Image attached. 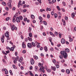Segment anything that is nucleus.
Segmentation results:
<instances>
[{
    "instance_id": "69168bd1",
    "label": "nucleus",
    "mask_w": 76,
    "mask_h": 76,
    "mask_svg": "<svg viewBox=\"0 0 76 76\" xmlns=\"http://www.w3.org/2000/svg\"><path fill=\"white\" fill-rule=\"evenodd\" d=\"M50 49L51 50V51H53V50H54V49H53V48H51V47L50 48Z\"/></svg>"
},
{
    "instance_id": "a18cd8bd",
    "label": "nucleus",
    "mask_w": 76,
    "mask_h": 76,
    "mask_svg": "<svg viewBox=\"0 0 76 76\" xmlns=\"http://www.w3.org/2000/svg\"><path fill=\"white\" fill-rule=\"evenodd\" d=\"M59 58L61 59H63V56L61 55L59 56Z\"/></svg>"
},
{
    "instance_id": "052dcab7",
    "label": "nucleus",
    "mask_w": 76,
    "mask_h": 76,
    "mask_svg": "<svg viewBox=\"0 0 76 76\" xmlns=\"http://www.w3.org/2000/svg\"><path fill=\"white\" fill-rule=\"evenodd\" d=\"M25 7H26V4L24 5L23 6V8H25Z\"/></svg>"
},
{
    "instance_id": "0e129e2a",
    "label": "nucleus",
    "mask_w": 76,
    "mask_h": 76,
    "mask_svg": "<svg viewBox=\"0 0 76 76\" xmlns=\"http://www.w3.org/2000/svg\"><path fill=\"white\" fill-rule=\"evenodd\" d=\"M25 53H26V50H23V54H25Z\"/></svg>"
},
{
    "instance_id": "2f4dec72",
    "label": "nucleus",
    "mask_w": 76,
    "mask_h": 76,
    "mask_svg": "<svg viewBox=\"0 0 76 76\" xmlns=\"http://www.w3.org/2000/svg\"><path fill=\"white\" fill-rule=\"evenodd\" d=\"M9 19H10V17H7L6 18V21H8Z\"/></svg>"
},
{
    "instance_id": "ea45409f",
    "label": "nucleus",
    "mask_w": 76,
    "mask_h": 76,
    "mask_svg": "<svg viewBox=\"0 0 76 76\" xmlns=\"http://www.w3.org/2000/svg\"><path fill=\"white\" fill-rule=\"evenodd\" d=\"M35 72H37V70H38V67L35 66Z\"/></svg>"
},
{
    "instance_id": "72a5a7b5",
    "label": "nucleus",
    "mask_w": 76,
    "mask_h": 76,
    "mask_svg": "<svg viewBox=\"0 0 76 76\" xmlns=\"http://www.w3.org/2000/svg\"><path fill=\"white\" fill-rule=\"evenodd\" d=\"M12 66H13V67L14 68V69H17L16 66L15 65H13Z\"/></svg>"
},
{
    "instance_id": "0eeeda50",
    "label": "nucleus",
    "mask_w": 76,
    "mask_h": 76,
    "mask_svg": "<svg viewBox=\"0 0 76 76\" xmlns=\"http://www.w3.org/2000/svg\"><path fill=\"white\" fill-rule=\"evenodd\" d=\"M51 69L52 70H53V71H56V66H51Z\"/></svg>"
},
{
    "instance_id": "680f3d73",
    "label": "nucleus",
    "mask_w": 76,
    "mask_h": 76,
    "mask_svg": "<svg viewBox=\"0 0 76 76\" xmlns=\"http://www.w3.org/2000/svg\"><path fill=\"white\" fill-rule=\"evenodd\" d=\"M6 10H9V8L7 7H5Z\"/></svg>"
},
{
    "instance_id": "79ce46f5",
    "label": "nucleus",
    "mask_w": 76,
    "mask_h": 76,
    "mask_svg": "<svg viewBox=\"0 0 76 76\" xmlns=\"http://www.w3.org/2000/svg\"><path fill=\"white\" fill-rule=\"evenodd\" d=\"M64 19H65V20H67V19H68V17L66 16H65V18H64Z\"/></svg>"
},
{
    "instance_id": "e433bc0d",
    "label": "nucleus",
    "mask_w": 76,
    "mask_h": 76,
    "mask_svg": "<svg viewBox=\"0 0 76 76\" xmlns=\"http://www.w3.org/2000/svg\"><path fill=\"white\" fill-rule=\"evenodd\" d=\"M58 34L59 38H61V33H59Z\"/></svg>"
},
{
    "instance_id": "f03ea898",
    "label": "nucleus",
    "mask_w": 76,
    "mask_h": 76,
    "mask_svg": "<svg viewBox=\"0 0 76 76\" xmlns=\"http://www.w3.org/2000/svg\"><path fill=\"white\" fill-rule=\"evenodd\" d=\"M9 31H7L6 33L5 34V37L7 38H9Z\"/></svg>"
},
{
    "instance_id": "7ed1b4c3",
    "label": "nucleus",
    "mask_w": 76,
    "mask_h": 76,
    "mask_svg": "<svg viewBox=\"0 0 76 76\" xmlns=\"http://www.w3.org/2000/svg\"><path fill=\"white\" fill-rule=\"evenodd\" d=\"M7 5L9 7V8H10V9H11L12 8V5L11 4V3L10 2H9L7 3Z\"/></svg>"
},
{
    "instance_id": "9b49d317",
    "label": "nucleus",
    "mask_w": 76,
    "mask_h": 76,
    "mask_svg": "<svg viewBox=\"0 0 76 76\" xmlns=\"http://www.w3.org/2000/svg\"><path fill=\"white\" fill-rule=\"evenodd\" d=\"M61 43L63 44L65 43V40H64V39L63 38L62 39H61Z\"/></svg>"
},
{
    "instance_id": "de8ad7c7",
    "label": "nucleus",
    "mask_w": 76,
    "mask_h": 76,
    "mask_svg": "<svg viewBox=\"0 0 76 76\" xmlns=\"http://www.w3.org/2000/svg\"><path fill=\"white\" fill-rule=\"evenodd\" d=\"M40 11L41 12H43V11H45V10H44V9L42 10L41 9H40Z\"/></svg>"
},
{
    "instance_id": "13d9d810",
    "label": "nucleus",
    "mask_w": 76,
    "mask_h": 76,
    "mask_svg": "<svg viewBox=\"0 0 76 76\" xmlns=\"http://www.w3.org/2000/svg\"><path fill=\"white\" fill-rule=\"evenodd\" d=\"M24 21H25V22H26V20H27V18H24Z\"/></svg>"
},
{
    "instance_id": "412c9836",
    "label": "nucleus",
    "mask_w": 76,
    "mask_h": 76,
    "mask_svg": "<svg viewBox=\"0 0 76 76\" xmlns=\"http://www.w3.org/2000/svg\"><path fill=\"white\" fill-rule=\"evenodd\" d=\"M29 72V75H30L31 76H34V74L32 73V71H30Z\"/></svg>"
},
{
    "instance_id": "09e8293b",
    "label": "nucleus",
    "mask_w": 76,
    "mask_h": 76,
    "mask_svg": "<svg viewBox=\"0 0 76 76\" xmlns=\"http://www.w3.org/2000/svg\"><path fill=\"white\" fill-rule=\"evenodd\" d=\"M62 4L64 6H66V3L64 2H62Z\"/></svg>"
},
{
    "instance_id": "a19ab883",
    "label": "nucleus",
    "mask_w": 76,
    "mask_h": 76,
    "mask_svg": "<svg viewBox=\"0 0 76 76\" xmlns=\"http://www.w3.org/2000/svg\"><path fill=\"white\" fill-rule=\"evenodd\" d=\"M6 53L7 54H7L10 53V51L8 50V51H6Z\"/></svg>"
},
{
    "instance_id": "4be33fe9",
    "label": "nucleus",
    "mask_w": 76,
    "mask_h": 76,
    "mask_svg": "<svg viewBox=\"0 0 76 76\" xmlns=\"http://www.w3.org/2000/svg\"><path fill=\"white\" fill-rule=\"evenodd\" d=\"M5 74L6 75H7L8 74V71L7 70V69H5Z\"/></svg>"
},
{
    "instance_id": "603ef678",
    "label": "nucleus",
    "mask_w": 76,
    "mask_h": 76,
    "mask_svg": "<svg viewBox=\"0 0 76 76\" xmlns=\"http://www.w3.org/2000/svg\"><path fill=\"white\" fill-rule=\"evenodd\" d=\"M69 42H72V41H73V38H71V39H69Z\"/></svg>"
},
{
    "instance_id": "774afa93",
    "label": "nucleus",
    "mask_w": 76,
    "mask_h": 76,
    "mask_svg": "<svg viewBox=\"0 0 76 76\" xmlns=\"http://www.w3.org/2000/svg\"><path fill=\"white\" fill-rule=\"evenodd\" d=\"M16 10V8L15 7H13L12 8V10Z\"/></svg>"
},
{
    "instance_id": "58836bf2",
    "label": "nucleus",
    "mask_w": 76,
    "mask_h": 76,
    "mask_svg": "<svg viewBox=\"0 0 76 76\" xmlns=\"http://www.w3.org/2000/svg\"><path fill=\"white\" fill-rule=\"evenodd\" d=\"M2 53L3 54H5V55H6H6H7V53H5V52H4V50H3L2 51Z\"/></svg>"
},
{
    "instance_id": "7c9ffc66",
    "label": "nucleus",
    "mask_w": 76,
    "mask_h": 76,
    "mask_svg": "<svg viewBox=\"0 0 76 76\" xmlns=\"http://www.w3.org/2000/svg\"><path fill=\"white\" fill-rule=\"evenodd\" d=\"M56 8L58 9V10L59 11H60V10H61V9H60V7L58 6H57L56 7Z\"/></svg>"
},
{
    "instance_id": "c85d7f7f",
    "label": "nucleus",
    "mask_w": 76,
    "mask_h": 76,
    "mask_svg": "<svg viewBox=\"0 0 76 76\" xmlns=\"http://www.w3.org/2000/svg\"><path fill=\"white\" fill-rule=\"evenodd\" d=\"M1 41L2 43H3L4 41V39L3 38V37H2L1 38Z\"/></svg>"
},
{
    "instance_id": "f8f14e48",
    "label": "nucleus",
    "mask_w": 76,
    "mask_h": 76,
    "mask_svg": "<svg viewBox=\"0 0 76 76\" xmlns=\"http://www.w3.org/2000/svg\"><path fill=\"white\" fill-rule=\"evenodd\" d=\"M39 70L40 71V72H41L42 71L43 73H45V71L44 70V69H42V68L40 67V69H39Z\"/></svg>"
},
{
    "instance_id": "bb28decb",
    "label": "nucleus",
    "mask_w": 76,
    "mask_h": 76,
    "mask_svg": "<svg viewBox=\"0 0 76 76\" xmlns=\"http://www.w3.org/2000/svg\"><path fill=\"white\" fill-rule=\"evenodd\" d=\"M52 39H53L52 38H51L50 37H49V41L50 42H52Z\"/></svg>"
},
{
    "instance_id": "b1692460",
    "label": "nucleus",
    "mask_w": 76,
    "mask_h": 76,
    "mask_svg": "<svg viewBox=\"0 0 76 76\" xmlns=\"http://www.w3.org/2000/svg\"><path fill=\"white\" fill-rule=\"evenodd\" d=\"M34 58L35 59H36V60H37V59L38 58V56H34Z\"/></svg>"
},
{
    "instance_id": "c03bdc74",
    "label": "nucleus",
    "mask_w": 76,
    "mask_h": 76,
    "mask_svg": "<svg viewBox=\"0 0 76 76\" xmlns=\"http://www.w3.org/2000/svg\"><path fill=\"white\" fill-rule=\"evenodd\" d=\"M39 20H42V17H41V16L39 17Z\"/></svg>"
},
{
    "instance_id": "37998d69",
    "label": "nucleus",
    "mask_w": 76,
    "mask_h": 76,
    "mask_svg": "<svg viewBox=\"0 0 76 76\" xmlns=\"http://www.w3.org/2000/svg\"><path fill=\"white\" fill-rule=\"evenodd\" d=\"M10 73L11 75H13V73H12V70H10Z\"/></svg>"
},
{
    "instance_id": "cd10ccee",
    "label": "nucleus",
    "mask_w": 76,
    "mask_h": 76,
    "mask_svg": "<svg viewBox=\"0 0 76 76\" xmlns=\"http://www.w3.org/2000/svg\"><path fill=\"white\" fill-rule=\"evenodd\" d=\"M12 22L13 23H15L16 22V19H15V18H13L12 19Z\"/></svg>"
},
{
    "instance_id": "dca6fc26",
    "label": "nucleus",
    "mask_w": 76,
    "mask_h": 76,
    "mask_svg": "<svg viewBox=\"0 0 76 76\" xmlns=\"http://www.w3.org/2000/svg\"><path fill=\"white\" fill-rule=\"evenodd\" d=\"M18 17L19 18V19L21 20H23V17L22 16L20 15Z\"/></svg>"
},
{
    "instance_id": "5fc2aeb1",
    "label": "nucleus",
    "mask_w": 76,
    "mask_h": 76,
    "mask_svg": "<svg viewBox=\"0 0 76 76\" xmlns=\"http://www.w3.org/2000/svg\"><path fill=\"white\" fill-rule=\"evenodd\" d=\"M61 72L63 73H64V72H65V70H64V69H62L61 70Z\"/></svg>"
},
{
    "instance_id": "5701e85b",
    "label": "nucleus",
    "mask_w": 76,
    "mask_h": 76,
    "mask_svg": "<svg viewBox=\"0 0 76 76\" xmlns=\"http://www.w3.org/2000/svg\"><path fill=\"white\" fill-rule=\"evenodd\" d=\"M46 11H51V9L50 8H48L47 7L46 9Z\"/></svg>"
},
{
    "instance_id": "a211bd4d",
    "label": "nucleus",
    "mask_w": 76,
    "mask_h": 76,
    "mask_svg": "<svg viewBox=\"0 0 76 76\" xmlns=\"http://www.w3.org/2000/svg\"><path fill=\"white\" fill-rule=\"evenodd\" d=\"M65 50L67 52V53H69L70 51V50L69 49L67 48H65Z\"/></svg>"
},
{
    "instance_id": "3c124183",
    "label": "nucleus",
    "mask_w": 76,
    "mask_h": 76,
    "mask_svg": "<svg viewBox=\"0 0 76 76\" xmlns=\"http://www.w3.org/2000/svg\"><path fill=\"white\" fill-rule=\"evenodd\" d=\"M17 61L15 60H14V63L15 64H16L17 63Z\"/></svg>"
},
{
    "instance_id": "20e7f679",
    "label": "nucleus",
    "mask_w": 76,
    "mask_h": 76,
    "mask_svg": "<svg viewBox=\"0 0 76 76\" xmlns=\"http://www.w3.org/2000/svg\"><path fill=\"white\" fill-rule=\"evenodd\" d=\"M16 21L17 23H19L20 22V20L19 19L18 17H17L16 18Z\"/></svg>"
},
{
    "instance_id": "aec40b11",
    "label": "nucleus",
    "mask_w": 76,
    "mask_h": 76,
    "mask_svg": "<svg viewBox=\"0 0 76 76\" xmlns=\"http://www.w3.org/2000/svg\"><path fill=\"white\" fill-rule=\"evenodd\" d=\"M28 35L29 37H30L31 38V37H32V33H30L28 34Z\"/></svg>"
},
{
    "instance_id": "393cba45",
    "label": "nucleus",
    "mask_w": 76,
    "mask_h": 76,
    "mask_svg": "<svg viewBox=\"0 0 76 76\" xmlns=\"http://www.w3.org/2000/svg\"><path fill=\"white\" fill-rule=\"evenodd\" d=\"M75 13H73L71 14L72 16V17L73 18H74L75 17Z\"/></svg>"
},
{
    "instance_id": "e2e57ef3",
    "label": "nucleus",
    "mask_w": 76,
    "mask_h": 76,
    "mask_svg": "<svg viewBox=\"0 0 76 76\" xmlns=\"http://www.w3.org/2000/svg\"><path fill=\"white\" fill-rule=\"evenodd\" d=\"M22 3V1H20L18 3V5H20V3Z\"/></svg>"
},
{
    "instance_id": "4468645a",
    "label": "nucleus",
    "mask_w": 76,
    "mask_h": 76,
    "mask_svg": "<svg viewBox=\"0 0 76 76\" xmlns=\"http://www.w3.org/2000/svg\"><path fill=\"white\" fill-rule=\"evenodd\" d=\"M28 41H32V39L31 37H28Z\"/></svg>"
},
{
    "instance_id": "f704fd0d",
    "label": "nucleus",
    "mask_w": 76,
    "mask_h": 76,
    "mask_svg": "<svg viewBox=\"0 0 76 76\" xmlns=\"http://www.w3.org/2000/svg\"><path fill=\"white\" fill-rule=\"evenodd\" d=\"M2 4L3 5H4V6H6V4L4 2H2Z\"/></svg>"
},
{
    "instance_id": "6e6d98bb",
    "label": "nucleus",
    "mask_w": 76,
    "mask_h": 76,
    "mask_svg": "<svg viewBox=\"0 0 76 76\" xmlns=\"http://www.w3.org/2000/svg\"><path fill=\"white\" fill-rule=\"evenodd\" d=\"M26 11L27 10L26 9H25V10H23V13H25L26 12Z\"/></svg>"
},
{
    "instance_id": "1a4fd4ad",
    "label": "nucleus",
    "mask_w": 76,
    "mask_h": 76,
    "mask_svg": "<svg viewBox=\"0 0 76 76\" xmlns=\"http://www.w3.org/2000/svg\"><path fill=\"white\" fill-rule=\"evenodd\" d=\"M23 60V58L22 57H20V58L18 59V61L20 62V63H21L22 61Z\"/></svg>"
},
{
    "instance_id": "4d7b16f0",
    "label": "nucleus",
    "mask_w": 76,
    "mask_h": 76,
    "mask_svg": "<svg viewBox=\"0 0 76 76\" xmlns=\"http://www.w3.org/2000/svg\"><path fill=\"white\" fill-rule=\"evenodd\" d=\"M51 70L50 69H48L47 70V72H48V73H50V72Z\"/></svg>"
},
{
    "instance_id": "2eb2a0df",
    "label": "nucleus",
    "mask_w": 76,
    "mask_h": 76,
    "mask_svg": "<svg viewBox=\"0 0 76 76\" xmlns=\"http://www.w3.org/2000/svg\"><path fill=\"white\" fill-rule=\"evenodd\" d=\"M62 22H63V23L64 25H66V21H65V20H63V19H62Z\"/></svg>"
},
{
    "instance_id": "39448f33",
    "label": "nucleus",
    "mask_w": 76,
    "mask_h": 76,
    "mask_svg": "<svg viewBox=\"0 0 76 76\" xmlns=\"http://www.w3.org/2000/svg\"><path fill=\"white\" fill-rule=\"evenodd\" d=\"M30 62L31 64L32 65L34 64V63H35L34 60L33 58H31V59Z\"/></svg>"
},
{
    "instance_id": "6e6552de",
    "label": "nucleus",
    "mask_w": 76,
    "mask_h": 76,
    "mask_svg": "<svg viewBox=\"0 0 76 76\" xmlns=\"http://www.w3.org/2000/svg\"><path fill=\"white\" fill-rule=\"evenodd\" d=\"M22 47L23 48H26V45L25 44V42H23L22 43Z\"/></svg>"
},
{
    "instance_id": "f3484780",
    "label": "nucleus",
    "mask_w": 76,
    "mask_h": 76,
    "mask_svg": "<svg viewBox=\"0 0 76 76\" xmlns=\"http://www.w3.org/2000/svg\"><path fill=\"white\" fill-rule=\"evenodd\" d=\"M66 72L67 74H69L70 73V70L67 69L66 70Z\"/></svg>"
},
{
    "instance_id": "ddd939ff",
    "label": "nucleus",
    "mask_w": 76,
    "mask_h": 76,
    "mask_svg": "<svg viewBox=\"0 0 76 76\" xmlns=\"http://www.w3.org/2000/svg\"><path fill=\"white\" fill-rule=\"evenodd\" d=\"M44 50L45 52H47L48 51V49L47 48V46H45L44 47Z\"/></svg>"
},
{
    "instance_id": "c9c22d12",
    "label": "nucleus",
    "mask_w": 76,
    "mask_h": 76,
    "mask_svg": "<svg viewBox=\"0 0 76 76\" xmlns=\"http://www.w3.org/2000/svg\"><path fill=\"white\" fill-rule=\"evenodd\" d=\"M54 17L55 18H57V14L56 13L54 14Z\"/></svg>"
},
{
    "instance_id": "9d476101",
    "label": "nucleus",
    "mask_w": 76,
    "mask_h": 76,
    "mask_svg": "<svg viewBox=\"0 0 76 76\" xmlns=\"http://www.w3.org/2000/svg\"><path fill=\"white\" fill-rule=\"evenodd\" d=\"M27 47H28V48H32V45H31L30 43H28L27 44Z\"/></svg>"
},
{
    "instance_id": "423d86ee",
    "label": "nucleus",
    "mask_w": 76,
    "mask_h": 76,
    "mask_svg": "<svg viewBox=\"0 0 76 76\" xmlns=\"http://www.w3.org/2000/svg\"><path fill=\"white\" fill-rule=\"evenodd\" d=\"M15 25H13L11 26V30L13 31L15 30Z\"/></svg>"
},
{
    "instance_id": "8fccbe9b",
    "label": "nucleus",
    "mask_w": 76,
    "mask_h": 76,
    "mask_svg": "<svg viewBox=\"0 0 76 76\" xmlns=\"http://www.w3.org/2000/svg\"><path fill=\"white\" fill-rule=\"evenodd\" d=\"M52 61L54 63H55L56 62V61L55 59H53V60Z\"/></svg>"
},
{
    "instance_id": "338daca9",
    "label": "nucleus",
    "mask_w": 76,
    "mask_h": 76,
    "mask_svg": "<svg viewBox=\"0 0 76 76\" xmlns=\"http://www.w3.org/2000/svg\"><path fill=\"white\" fill-rule=\"evenodd\" d=\"M52 1L53 3H56V0H52Z\"/></svg>"
},
{
    "instance_id": "a878e982",
    "label": "nucleus",
    "mask_w": 76,
    "mask_h": 76,
    "mask_svg": "<svg viewBox=\"0 0 76 76\" xmlns=\"http://www.w3.org/2000/svg\"><path fill=\"white\" fill-rule=\"evenodd\" d=\"M10 51H14V48H11L10 49Z\"/></svg>"
},
{
    "instance_id": "bf43d9fd",
    "label": "nucleus",
    "mask_w": 76,
    "mask_h": 76,
    "mask_svg": "<svg viewBox=\"0 0 76 76\" xmlns=\"http://www.w3.org/2000/svg\"><path fill=\"white\" fill-rule=\"evenodd\" d=\"M10 44H11V45H13V43L11 41H10Z\"/></svg>"
},
{
    "instance_id": "473e14b6",
    "label": "nucleus",
    "mask_w": 76,
    "mask_h": 76,
    "mask_svg": "<svg viewBox=\"0 0 76 76\" xmlns=\"http://www.w3.org/2000/svg\"><path fill=\"white\" fill-rule=\"evenodd\" d=\"M43 23L44 25H47V22L44 21H43Z\"/></svg>"
},
{
    "instance_id": "4c0bfd02",
    "label": "nucleus",
    "mask_w": 76,
    "mask_h": 76,
    "mask_svg": "<svg viewBox=\"0 0 76 76\" xmlns=\"http://www.w3.org/2000/svg\"><path fill=\"white\" fill-rule=\"evenodd\" d=\"M58 33L57 31H55V35H56V36H57V35H58Z\"/></svg>"
},
{
    "instance_id": "6ab92c4d",
    "label": "nucleus",
    "mask_w": 76,
    "mask_h": 76,
    "mask_svg": "<svg viewBox=\"0 0 76 76\" xmlns=\"http://www.w3.org/2000/svg\"><path fill=\"white\" fill-rule=\"evenodd\" d=\"M31 19H35V16L33 15H31Z\"/></svg>"
},
{
    "instance_id": "49530a36",
    "label": "nucleus",
    "mask_w": 76,
    "mask_h": 76,
    "mask_svg": "<svg viewBox=\"0 0 76 76\" xmlns=\"http://www.w3.org/2000/svg\"><path fill=\"white\" fill-rule=\"evenodd\" d=\"M47 17L48 19H50V15L49 14H48Z\"/></svg>"
},
{
    "instance_id": "f257e3e1",
    "label": "nucleus",
    "mask_w": 76,
    "mask_h": 76,
    "mask_svg": "<svg viewBox=\"0 0 76 76\" xmlns=\"http://www.w3.org/2000/svg\"><path fill=\"white\" fill-rule=\"evenodd\" d=\"M61 54L64 58H67L68 55L67 53H66V51L64 50L63 51H61Z\"/></svg>"
},
{
    "instance_id": "864d4df0",
    "label": "nucleus",
    "mask_w": 76,
    "mask_h": 76,
    "mask_svg": "<svg viewBox=\"0 0 76 76\" xmlns=\"http://www.w3.org/2000/svg\"><path fill=\"white\" fill-rule=\"evenodd\" d=\"M56 68L57 69H58V68H59V65H56Z\"/></svg>"
},
{
    "instance_id": "c756f323",
    "label": "nucleus",
    "mask_w": 76,
    "mask_h": 76,
    "mask_svg": "<svg viewBox=\"0 0 76 76\" xmlns=\"http://www.w3.org/2000/svg\"><path fill=\"white\" fill-rule=\"evenodd\" d=\"M31 44H32L33 46V47H35V43L32 42Z\"/></svg>"
}]
</instances>
